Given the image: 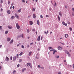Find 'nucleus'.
I'll list each match as a JSON object with an SVG mask.
<instances>
[{
    "label": "nucleus",
    "instance_id": "obj_1",
    "mask_svg": "<svg viewBox=\"0 0 74 74\" xmlns=\"http://www.w3.org/2000/svg\"><path fill=\"white\" fill-rule=\"evenodd\" d=\"M16 27L17 29H19L20 28V26L18 25V23H16Z\"/></svg>",
    "mask_w": 74,
    "mask_h": 74
},
{
    "label": "nucleus",
    "instance_id": "obj_2",
    "mask_svg": "<svg viewBox=\"0 0 74 74\" xmlns=\"http://www.w3.org/2000/svg\"><path fill=\"white\" fill-rule=\"evenodd\" d=\"M58 50H59L60 51H62V49H63V48L60 46L58 47Z\"/></svg>",
    "mask_w": 74,
    "mask_h": 74
},
{
    "label": "nucleus",
    "instance_id": "obj_3",
    "mask_svg": "<svg viewBox=\"0 0 74 74\" xmlns=\"http://www.w3.org/2000/svg\"><path fill=\"white\" fill-rule=\"evenodd\" d=\"M62 23L63 25H64L65 26H66L67 25V23H65V22H64V21L63 22H62Z\"/></svg>",
    "mask_w": 74,
    "mask_h": 74
},
{
    "label": "nucleus",
    "instance_id": "obj_4",
    "mask_svg": "<svg viewBox=\"0 0 74 74\" xmlns=\"http://www.w3.org/2000/svg\"><path fill=\"white\" fill-rule=\"evenodd\" d=\"M15 15L16 17V18H17L18 19H19V16H18V14H15Z\"/></svg>",
    "mask_w": 74,
    "mask_h": 74
},
{
    "label": "nucleus",
    "instance_id": "obj_5",
    "mask_svg": "<svg viewBox=\"0 0 74 74\" xmlns=\"http://www.w3.org/2000/svg\"><path fill=\"white\" fill-rule=\"evenodd\" d=\"M6 61H7L8 62V60H9V58H8V57L6 56V60H5Z\"/></svg>",
    "mask_w": 74,
    "mask_h": 74
},
{
    "label": "nucleus",
    "instance_id": "obj_6",
    "mask_svg": "<svg viewBox=\"0 0 74 74\" xmlns=\"http://www.w3.org/2000/svg\"><path fill=\"white\" fill-rule=\"evenodd\" d=\"M11 40V38H8L7 39V41L8 42L10 41Z\"/></svg>",
    "mask_w": 74,
    "mask_h": 74
},
{
    "label": "nucleus",
    "instance_id": "obj_7",
    "mask_svg": "<svg viewBox=\"0 0 74 74\" xmlns=\"http://www.w3.org/2000/svg\"><path fill=\"white\" fill-rule=\"evenodd\" d=\"M27 65L28 66V67H29L30 66V63H27Z\"/></svg>",
    "mask_w": 74,
    "mask_h": 74
},
{
    "label": "nucleus",
    "instance_id": "obj_8",
    "mask_svg": "<svg viewBox=\"0 0 74 74\" xmlns=\"http://www.w3.org/2000/svg\"><path fill=\"white\" fill-rule=\"evenodd\" d=\"M33 18H35L36 16V14H33Z\"/></svg>",
    "mask_w": 74,
    "mask_h": 74
},
{
    "label": "nucleus",
    "instance_id": "obj_9",
    "mask_svg": "<svg viewBox=\"0 0 74 74\" xmlns=\"http://www.w3.org/2000/svg\"><path fill=\"white\" fill-rule=\"evenodd\" d=\"M13 41H14V40L13 39L10 42V43L12 44V42H13Z\"/></svg>",
    "mask_w": 74,
    "mask_h": 74
},
{
    "label": "nucleus",
    "instance_id": "obj_10",
    "mask_svg": "<svg viewBox=\"0 0 74 74\" xmlns=\"http://www.w3.org/2000/svg\"><path fill=\"white\" fill-rule=\"evenodd\" d=\"M16 56H14L13 57V60L14 61H15V60H16Z\"/></svg>",
    "mask_w": 74,
    "mask_h": 74
},
{
    "label": "nucleus",
    "instance_id": "obj_11",
    "mask_svg": "<svg viewBox=\"0 0 74 74\" xmlns=\"http://www.w3.org/2000/svg\"><path fill=\"white\" fill-rule=\"evenodd\" d=\"M8 28L9 29H12V26H8Z\"/></svg>",
    "mask_w": 74,
    "mask_h": 74
},
{
    "label": "nucleus",
    "instance_id": "obj_12",
    "mask_svg": "<svg viewBox=\"0 0 74 74\" xmlns=\"http://www.w3.org/2000/svg\"><path fill=\"white\" fill-rule=\"evenodd\" d=\"M37 40L38 41H40V36H39L37 39Z\"/></svg>",
    "mask_w": 74,
    "mask_h": 74
},
{
    "label": "nucleus",
    "instance_id": "obj_13",
    "mask_svg": "<svg viewBox=\"0 0 74 74\" xmlns=\"http://www.w3.org/2000/svg\"><path fill=\"white\" fill-rule=\"evenodd\" d=\"M65 53L66 54H67V55H69V52L67 51H66Z\"/></svg>",
    "mask_w": 74,
    "mask_h": 74
},
{
    "label": "nucleus",
    "instance_id": "obj_14",
    "mask_svg": "<svg viewBox=\"0 0 74 74\" xmlns=\"http://www.w3.org/2000/svg\"><path fill=\"white\" fill-rule=\"evenodd\" d=\"M37 23L38 25H40V21H39V20H37Z\"/></svg>",
    "mask_w": 74,
    "mask_h": 74
},
{
    "label": "nucleus",
    "instance_id": "obj_15",
    "mask_svg": "<svg viewBox=\"0 0 74 74\" xmlns=\"http://www.w3.org/2000/svg\"><path fill=\"white\" fill-rule=\"evenodd\" d=\"M57 52V51L55 50H54V51L53 52V55H55V52Z\"/></svg>",
    "mask_w": 74,
    "mask_h": 74
},
{
    "label": "nucleus",
    "instance_id": "obj_16",
    "mask_svg": "<svg viewBox=\"0 0 74 74\" xmlns=\"http://www.w3.org/2000/svg\"><path fill=\"white\" fill-rule=\"evenodd\" d=\"M29 23L31 25H32L33 23V22H32V21H29Z\"/></svg>",
    "mask_w": 74,
    "mask_h": 74
},
{
    "label": "nucleus",
    "instance_id": "obj_17",
    "mask_svg": "<svg viewBox=\"0 0 74 74\" xmlns=\"http://www.w3.org/2000/svg\"><path fill=\"white\" fill-rule=\"evenodd\" d=\"M65 36L66 38H67L68 37V34H65Z\"/></svg>",
    "mask_w": 74,
    "mask_h": 74
},
{
    "label": "nucleus",
    "instance_id": "obj_18",
    "mask_svg": "<svg viewBox=\"0 0 74 74\" xmlns=\"http://www.w3.org/2000/svg\"><path fill=\"white\" fill-rule=\"evenodd\" d=\"M10 12H11V11H10V10H8L7 11V13L8 14H10Z\"/></svg>",
    "mask_w": 74,
    "mask_h": 74
},
{
    "label": "nucleus",
    "instance_id": "obj_19",
    "mask_svg": "<svg viewBox=\"0 0 74 74\" xmlns=\"http://www.w3.org/2000/svg\"><path fill=\"white\" fill-rule=\"evenodd\" d=\"M26 70V68H24L22 70V72H24Z\"/></svg>",
    "mask_w": 74,
    "mask_h": 74
},
{
    "label": "nucleus",
    "instance_id": "obj_20",
    "mask_svg": "<svg viewBox=\"0 0 74 74\" xmlns=\"http://www.w3.org/2000/svg\"><path fill=\"white\" fill-rule=\"evenodd\" d=\"M21 8H20V10H18V12H21Z\"/></svg>",
    "mask_w": 74,
    "mask_h": 74
},
{
    "label": "nucleus",
    "instance_id": "obj_21",
    "mask_svg": "<svg viewBox=\"0 0 74 74\" xmlns=\"http://www.w3.org/2000/svg\"><path fill=\"white\" fill-rule=\"evenodd\" d=\"M32 52L30 51L29 52V56H30V55H31V54H32Z\"/></svg>",
    "mask_w": 74,
    "mask_h": 74
},
{
    "label": "nucleus",
    "instance_id": "obj_22",
    "mask_svg": "<svg viewBox=\"0 0 74 74\" xmlns=\"http://www.w3.org/2000/svg\"><path fill=\"white\" fill-rule=\"evenodd\" d=\"M58 20H59V21H60V17H59V16L58 15Z\"/></svg>",
    "mask_w": 74,
    "mask_h": 74
},
{
    "label": "nucleus",
    "instance_id": "obj_23",
    "mask_svg": "<svg viewBox=\"0 0 74 74\" xmlns=\"http://www.w3.org/2000/svg\"><path fill=\"white\" fill-rule=\"evenodd\" d=\"M8 31H6L5 32V34H7V33H8Z\"/></svg>",
    "mask_w": 74,
    "mask_h": 74
},
{
    "label": "nucleus",
    "instance_id": "obj_24",
    "mask_svg": "<svg viewBox=\"0 0 74 74\" xmlns=\"http://www.w3.org/2000/svg\"><path fill=\"white\" fill-rule=\"evenodd\" d=\"M52 49H53V48L52 47H49V50Z\"/></svg>",
    "mask_w": 74,
    "mask_h": 74
},
{
    "label": "nucleus",
    "instance_id": "obj_25",
    "mask_svg": "<svg viewBox=\"0 0 74 74\" xmlns=\"http://www.w3.org/2000/svg\"><path fill=\"white\" fill-rule=\"evenodd\" d=\"M15 18V16H12L11 17V19H14Z\"/></svg>",
    "mask_w": 74,
    "mask_h": 74
},
{
    "label": "nucleus",
    "instance_id": "obj_26",
    "mask_svg": "<svg viewBox=\"0 0 74 74\" xmlns=\"http://www.w3.org/2000/svg\"><path fill=\"white\" fill-rule=\"evenodd\" d=\"M22 54H23V53L22 52L21 53L19 54L20 56H21V55H22Z\"/></svg>",
    "mask_w": 74,
    "mask_h": 74
},
{
    "label": "nucleus",
    "instance_id": "obj_27",
    "mask_svg": "<svg viewBox=\"0 0 74 74\" xmlns=\"http://www.w3.org/2000/svg\"><path fill=\"white\" fill-rule=\"evenodd\" d=\"M16 71L14 70L13 72V74H14V73H16Z\"/></svg>",
    "mask_w": 74,
    "mask_h": 74
},
{
    "label": "nucleus",
    "instance_id": "obj_28",
    "mask_svg": "<svg viewBox=\"0 0 74 74\" xmlns=\"http://www.w3.org/2000/svg\"><path fill=\"white\" fill-rule=\"evenodd\" d=\"M21 36L22 37H23V34H21Z\"/></svg>",
    "mask_w": 74,
    "mask_h": 74
},
{
    "label": "nucleus",
    "instance_id": "obj_29",
    "mask_svg": "<svg viewBox=\"0 0 74 74\" xmlns=\"http://www.w3.org/2000/svg\"><path fill=\"white\" fill-rule=\"evenodd\" d=\"M59 14L60 15V16H62V14L60 12H59Z\"/></svg>",
    "mask_w": 74,
    "mask_h": 74
},
{
    "label": "nucleus",
    "instance_id": "obj_30",
    "mask_svg": "<svg viewBox=\"0 0 74 74\" xmlns=\"http://www.w3.org/2000/svg\"><path fill=\"white\" fill-rule=\"evenodd\" d=\"M56 58H59V56H56Z\"/></svg>",
    "mask_w": 74,
    "mask_h": 74
},
{
    "label": "nucleus",
    "instance_id": "obj_31",
    "mask_svg": "<svg viewBox=\"0 0 74 74\" xmlns=\"http://www.w3.org/2000/svg\"><path fill=\"white\" fill-rule=\"evenodd\" d=\"M27 33H29V32H30V31L29 29H27Z\"/></svg>",
    "mask_w": 74,
    "mask_h": 74
},
{
    "label": "nucleus",
    "instance_id": "obj_32",
    "mask_svg": "<svg viewBox=\"0 0 74 74\" xmlns=\"http://www.w3.org/2000/svg\"><path fill=\"white\" fill-rule=\"evenodd\" d=\"M21 47H22V48H23V49L25 48V47H24V46H23V45H22L21 46Z\"/></svg>",
    "mask_w": 74,
    "mask_h": 74
},
{
    "label": "nucleus",
    "instance_id": "obj_33",
    "mask_svg": "<svg viewBox=\"0 0 74 74\" xmlns=\"http://www.w3.org/2000/svg\"><path fill=\"white\" fill-rule=\"evenodd\" d=\"M10 1H8V4H10Z\"/></svg>",
    "mask_w": 74,
    "mask_h": 74
},
{
    "label": "nucleus",
    "instance_id": "obj_34",
    "mask_svg": "<svg viewBox=\"0 0 74 74\" xmlns=\"http://www.w3.org/2000/svg\"><path fill=\"white\" fill-rule=\"evenodd\" d=\"M10 60H11L12 59V57L11 56L10 57Z\"/></svg>",
    "mask_w": 74,
    "mask_h": 74
},
{
    "label": "nucleus",
    "instance_id": "obj_35",
    "mask_svg": "<svg viewBox=\"0 0 74 74\" xmlns=\"http://www.w3.org/2000/svg\"><path fill=\"white\" fill-rule=\"evenodd\" d=\"M0 30H1V29H2V27L1 26H0Z\"/></svg>",
    "mask_w": 74,
    "mask_h": 74
},
{
    "label": "nucleus",
    "instance_id": "obj_36",
    "mask_svg": "<svg viewBox=\"0 0 74 74\" xmlns=\"http://www.w3.org/2000/svg\"><path fill=\"white\" fill-rule=\"evenodd\" d=\"M40 17L41 18H43V17L42 16V15H41L40 16Z\"/></svg>",
    "mask_w": 74,
    "mask_h": 74
},
{
    "label": "nucleus",
    "instance_id": "obj_37",
    "mask_svg": "<svg viewBox=\"0 0 74 74\" xmlns=\"http://www.w3.org/2000/svg\"><path fill=\"white\" fill-rule=\"evenodd\" d=\"M70 30H71V31H72V28L71 27H69Z\"/></svg>",
    "mask_w": 74,
    "mask_h": 74
},
{
    "label": "nucleus",
    "instance_id": "obj_38",
    "mask_svg": "<svg viewBox=\"0 0 74 74\" xmlns=\"http://www.w3.org/2000/svg\"><path fill=\"white\" fill-rule=\"evenodd\" d=\"M32 10H33L34 11H35V9L34 8H33Z\"/></svg>",
    "mask_w": 74,
    "mask_h": 74
},
{
    "label": "nucleus",
    "instance_id": "obj_39",
    "mask_svg": "<svg viewBox=\"0 0 74 74\" xmlns=\"http://www.w3.org/2000/svg\"><path fill=\"white\" fill-rule=\"evenodd\" d=\"M22 1L23 3H25V1L24 0H23Z\"/></svg>",
    "mask_w": 74,
    "mask_h": 74
},
{
    "label": "nucleus",
    "instance_id": "obj_40",
    "mask_svg": "<svg viewBox=\"0 0 74 74\" xmlns=\"http://www.w3.org/2000/svg\"><path fill=\"white\" fill-rule=\"evenodd\" d=\"M42 38H43L42 36H41L40 38L41 40H42Z\"/></svg>",
    "mask_w": 74,
    "mask_h": 74
},
{
    "label": "nucleus",
    "instance_id": "obj_41",
    "mask_svg": "<svg viewBox=\"0 0 74 74\" xmlns=\"http://www.w3.org/2000/svg\"><path fill=\"white\" fill-rule=\"evenodd\" d=\"M72 10L73 11V12H74V8H72Z\"/></svg>",
    "mask_w": 74,
    "mask_h": 74
},
{
    "label": "nucleus",
    "instance_id": "obj_42",
    "mask_svg": "<svg viewBox=\"0 0 74 74\" xmlns=\"http://www.w3.org/2000/svg\"><path fill=\"white\" fill-rule=\"evenodd\" d=\"M32 31H33L34 32H35V29H32Z\"/></svg>",
    "mask_w": 74,
    "mask_h": 74
},
{
    "label": "nucleus",
    "instance_id": "obj_43",
    "mask_svg": "<svg viewBox=\"0 0 74 74\" xmlns=\"http://www.w3.org/2000/svg\"><path fill=\"white\" fill-rule=\"evenodd\" d=\"M2 7V4H0V7Z\"/></svg>",
    "mask_w": 74,
    "mask_h": 74
},
{
    "label": "nucleus",
    "instance_id": "obj_44",
    "mask_svg": "<svg viewBox=\"0 0 74 74\" xmlns=\"http://www.w3.org/2000/svg\"><path fill=\"white\" fill-rule=\"evenodd\" d=\"M67 23H68V24H69V25L70 24V22L69 21H68Z\"/></svg>",
    "mask_w": 74,
    "mask_h": 74
},
{
    "label": "nucleus",
    "instance_id": "obj_45",
    "mask_svg": "<svg viewBox=\"0 0 74 74\" xmlns=\"http://www.w3.org/2000/svg\"><path fill=\"white\" fill-rule=\"evenodd\" d=\"M1 3H3V0H1Z\"/></svg>",
    "mask_w": 74,
    "mask_h": 74
},
{
    "label": "nucleus",
    "instance_id": "obj_46",
    "mask_svg": "<svg viewBox=\"0 0 74 74\" xmlns=\"http://www.w3.org/2000/svg\"><path fill=\"white\" fill-rule=\"evenodd\" d=\"M38 67L39 68H40L41 67L40 66V65H38Z\"/></svg>",
    "mask_w": 74,
    "mask_h": 74
},
{
    "label": "nucleus",
    "instance_id": "obj_47",
    "mask_svg": "<svg viewBox=\"0 0 74 74\" xmlns=\"http://www.w3.org/2000/svg\"><path fill=\"white\" fill-rule=\"evenodd\" d=\"M45 34H47V32H46L45 31Z\"/></svg>",
    "mask_w": 74,
    "mask_h": 74
},
{
    "label": "nucleus",
    "instance_id": "obj_48",
    "mask_svg": "<svg viewBox=\"0 0 74 74\" xmlns=\"http://www.w3.org/2000/svg\"><path fill=\"white\" fill-rule=\"evenodd\" d=\"M46 18H48V17H48V15H46Z\"/></svg>",
    "mask_w": 74,
    "mask_h": 74
},
{
    "label": "nucleus",
    "instance_id": "obj_49",
    "mask_svg": "<svg viewBox=\"0 0 74 74\" xmlns=\"http://www.w3.org/2000/svg\"><path fill=\"white\" fill-rule=\"evenodd\" d=\"M19 64H18L17 65V67H19Z\"/></svg>",
    "mask_w": 74,
    "mask_h": 74
},
{
    "label": "nucleus",
    "instance_id": "obj_50",
    "mask_svg": "<svg viewBox=\"0 0 74 74\" xmlns=\"http://www.w3.org/2000/svg\"><path fill=\"white\" fill-rule=\"evenodd\" d=\"M54 50H53V49L51 50H50V51H54Z\"/></svg>",
    "mask_w": 74,
    "mask_h": 74
},
{
    "label": "nucleus",
    "instance_id": "obj_51",
    "mask_svg": "<svg viewBox=\"0 0 74 74\" xmlns=\"http://www.w3.org/2000/svg\"><path fill=\"white\" fill-rule=\"evenodd\" d=\"M56 3H55V4H54V5L55 6H56Z\"/></svg>",
    "mask_w": 74,
    "mask_h": 74
},
{
    "label": "nucleus",
    "instance_id": "obj_52",
    "mask_svg": "<svg viewBox=\"0 0 74 74\" xmlns=\"http://www.w3.org/2000/svg\"><path fill=\"white\" fill-rule=\"evenodd\" d=\"M65 7L66 8H67V5H66L65 6Z\"/></svg>",
    "mask_w": 74,
    "mask_h": 74
},
{
    "label": "nucleus",
    "instance_id": "obj_53",
    "mask_svg": "<svg viewBox=\"0 0 74 74\" xmlns=\"http://www.w3.org/2000/svg\"><path fill=\"white\" fill-rule=\"evenodd\" d=\"M16 56H17V58H18V56H19V55L17 54H16Z\"/></svg>",
    "mask_w": 74,
    "mask_h": 74
},
{
    "label": "nucleus",
    "instance_id": "obj_54",
    "mask_svg": "<svg viewBox=\"0 0 74 74\" xmlns=\"http://www.w3.org/2000/svg\"><path fill=\"white\" fill-rule=\"evenodd\" d=\"M1 12L2 11H3V9L2 8H1Z\"/></svg>",
    "mask_w": 74,
    "mask_h": 74
},
{
    "label": "nucleus",
    "instance_id": "obj_55",
    "mask_svg": "<svg viewBox=\"0 0 74 74\" xmlns=\"http://www.w3.org/2000/svg\"><path fill=\"white\" fill-rule=\"evenodd\" d=\"M21 61H22V60H19V62H21Z\"/></svg>",
    "mask_w": 74,
    "mask_h": 74
},
{
    "label": "nucleus",
    "instance_id": "obj_56",
    "mask_svg": "<svg viewBox=\"0 0 74 74\" xmlns=\"http://www.w3.org/2000/svg\"><path fill=\"white\" fill-rule=\"evenodd\" d=\"M12 8V6H11L10 8V10H11Z\"/></svg>",
    "mask_w": 74,
    "mask_h": 74
},
{
    "label": "nucleus",
    "instance_id": "obj_57",
    "mask_svg": "<svg viewBox=\"0 0 74 74\" xmlns=\"http://www.w3.org/2000/svg\"><path fill=\"white\" fill-rule=\"evenodd\" d=\"M61 74V72H59V73H58V74Z\"/></svg>",
    "mask_w": 74,
    "mask_h": 74
},
{
    "label": "nucleus",
    "instance_id": "obj_58",
    "mask_svg": "<svg viewBox=\"0 0 74 74\" xmlns=\"http://www.w3.org/2000/svg\"><path fill=\"white\" fill-rule=\"evenodd\" d=\"M12 8H13V9H14V8H15V7H14V6H13L12 7Z\"/></svg>",
    "mask_w": 74,
    "mask_h": 74
},
{
    "label": "nucleus",
    "instance_id": "obj_59",
    "mask_svg": "<svg viewBox=\"0 0 74 74\" xmlns=\"http://www.w3.org/2000/svg\"><path fill=\"white\" fill-rule=\"evenodd\" d=\"M1 66H0V70H1Z\"/></svg>",
    "mask_w": 74,
    "mask_h": 74
},
{
    "label": "nucleus",
    "instance_id": "obj_60",
    "mask_svg": "<svg viewBox=\"0 0 74 74\" xmlns=\"http://www.w3.org/2000/svg\"><path fill=\"white\" fill-rule=\"evenodd\" d=\"M33 43L32 42V43H30V45H33Z\"/></svg>",
    "mask_w": 74,
    "mask_h": 74
},
{
    "label": "nucleus",
    "instance_id": "obj_61",
    "mask_svg": "<svg viewBox=\"0 0 74 74\" xmlns=\"http://www.w3.org/2000/svg\"><path fill=\"white\" fill-rule=\"evenodd\" d=\"M73 69H74V64H73Z\"/></svg>",
    "mask_w": 74,
    "mask_h": 74
},
{
    "label": "nucleus",
    "instance_id": "obj_62",
    "mask_svg": "<svg viewBox=\"0 0 74 74\" xmlns=\"http://www.w3.org/2000/svg\"><path fill=\"white\" fill-rule=\"evenodd\" d=\"M1 47H2V45H0V48H1Z\"/></svg>",
    "mask_w": 74,
    "mask_h": 74
},
{
    "label": "nucleus",
    "instance_id": "obj_63",
    "mask_svg": "<svg viewBox=\"0 0 74 74\" xmlns=\"http://www.w3.org/2000/svg\"><path fill=\"white\" fill-rule=\"evenodd\" d=\"M38 51H40V49H38Z\"/></svg>",
    "mask_w": 74,
    "mask_h": 74
},
{
    "label": "nucleus",
    "instance_id": "obj_64",
    "mask_svg": "<svg viewBox=\"0 0 74 74\" xmlns=\"http://www.w3.org/2000/svg\"><path fill=\"white\" fill-rule=\"evenodd\" d=\"M11 5H14V4H13V3H12V4H11Z\"/></svg>",
    "mask_w": 74,
    "mask_h": 74
}]
</instances>
